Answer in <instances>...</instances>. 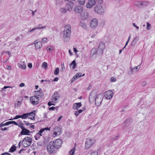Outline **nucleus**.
<instances>
[{"label":"nucleus","mask_w":155,"mask_h":155,"mask_svg":"<svg viewBox=\"0 0 155 155\" xmlns=\"http://www.w3.org/2000/svg\"><path fill=\"white\" fill-rule=\"evenodd\" d=\"M36 93L35 95L37 97H41L43 95V93L41 90L38 91H35Z\"/></svg>","instance_id":"nucleus-26"},{"label":"nucleus","mask_w":155,"mask_h":155,"mask_svg":"<svg viewBox=\"0 0 155 155\" xmlns=\"http://www.w3.org/2000/svg\"><path fill=\"white\" fill-rule=\"evenodd\" d=\"M81 106L82 104L81 102L74 104L73 106V109L74 110H78L79 108L81 107Z\"/></svg>","instance_id":"nucleus-22"},{"label":"nucleus","mask_w":155,"mask_h":155,"mask_svg":"<svg viewBox=\"0 0 155 155\" xmlns=\"http://www.w3.org/2000/svg\"><path fill=\"white\" fill-rule=\"evenodd\" d=\"M79 4L81 5H84L85 3V0H78Z\"/></svg>","instance_id":"nucleus-43"},{"label":"nucleus","mask_w":155,"mask_h":155,"mask_svg":"<svg viewBox=\"0 0 155 155\" xmlns=\"http://www.w3.org/2000/svg\"><path fill=\"white\" fill-rule=\"evenodd\" d=\"M89 17V14L88 12H85L81 15V17L83 19H86Z\"/></svg>","instance_id":"nucleus-23"},{"label":"nucleus","mask_w":155,"mask_h":155,"mask_svg":"<svg viewBox=\"0 0 155 155\" xmlns=\"http://www.w3.org/2000/svg\"><path fill=\"white\" fill-rule=\"evenodd\" d=\"M83 10V8L80 6H77L74 8V11L76 13L81 12Z\"/></svg>","instance_id":"nucleus-17"},{"label":"nucleus","mask_w":155,"mask_h":155,"mask_svg":"<svg viewBox=\"0 0 155 155\" xmlns=\"http://www.w3.org/2000/svg\"><path fill=\"white\" fill-rule=\"evenodd\" d=\"M67 10L69 11H71L73 8L74 6V4L72 2H69L65 6Z\"/></svg>","instance_id":"nucleus-19"},{"label":"nucleus","mask_w":155,"mask_h":155,"mask_svg":"<svg viewBox=\"0 0 155 155\" xmlns=\"http://www.w3.org/2000/svg\"><path fill=\"white\" fill-rule=\"evenodd\" d=\"M21 118V116L20 115H17L13 119H10V120H12V119H13V120H15V119H18V118Z\"/></svg>","instance_id":"nucleus-49"},{"label":"nucleus","mask_w":155,"mask_h":155,"mask_svg":"<svg viewBox=\"0 0 155 155\" xmlns=\"http://www.w3.org/2000/svg\"><path fill=\"white\" fill-rule=\"evenodd\" d=\"M116 81V78L112 77L110 78V81L111 82H115Z\"/></svg>","instance_id":"nucleus-46"},{"label":"nucleus","mask_w":155,"mask_h":155,"mask_svg":"<svg viewBox=\"0 0 155 155\" xmlns=\"http://www.w3.org/2000/svg\"><path fill=\"white\" fill-rule=\"evenodd\" d=\"M55 108V107H51L49 108V110H54V109Z\"/></svg>","instance_id":"nucleus-63"},{"label":"nucleus","mask_w":155,"mask_h":155,"mask_svg":"<svg viewBox=\"0 0 155 155\" xmlns=\"http://www.w3.org/2000/svg\"><path fill=\"white\" fill-rule=\"evenodd\" d=\"M72 65V68L73 69H74L76 68V64L75 63V60H74L72 61V63L70 64V65L71 66Z\"/></svg>","instance_id":"nucleus-35"},{"label":"nucleus","mask_w":155,"mask_h":155,"mask_svg":"<svg viewBox=\"0 0 155 155\" xmlns=\"http://www.w3.org/2000/svg\"><path fill=\"white\" fill-rule=\"evenodd\" d=\"M94 11L97 13L102 14L104 13V10L103 8L100 5H97L94 8Z\"/></svg>","instance_id":"nucleus-10"},{"label":"nucleus","mask_w":155,"mask_h":155,"mask_svg":"<svg viewBox=\"0 0 155 155\" xmlns=\"http://www.w3.org/2000/svg\"><path fill=\"white\" fill-rule=\"evenodd\" d=\"M61 68L62 71H63L65 69V67L64 66V63L61 64Z\"/></svg>","instance_id":"nucleus-53"},{"label":"nucleus","mask_w":155,"mask_h":155,"mask_svg":"<svg viewBox=\"0 0 155 155\" xmlns=\"http://www.w3.org/2000/svg\"><path fill=\"white\" fill-rule=\"evenodd\" d=\"M18 66L19 68H21L22 70L25 69L26 67L24 61L21 63L18 64Z\"/></svg>","instance_id":"nucleus-24"},{"label":"nucleus","mask_w":155,"mask_h":155,"mask_svg":"<svg viewBox=\"0 0 155 155\" xmlns=\"http://www.w3.org/2000/svg\"><path fill=\"white\" fill-rule=\"evenodd\" d=\"M28 114L27 113H24L21 116V118L22 119H25L26 118H28Z\"/></svg>","instance_id":"nucleus-37"},{"label":"nucleus","mask_w":155,"mask_h":155,"mask_svg":"<svg viewBox=\"0 0 155 155\" xmlns=\"http://www.w3.org/2000/svg\"><path fill=\"white\" fill-rule=\"evenodd\" d=\"M62 117H63L62 116H60L58 118V119L57 120V121H59L62 118Z\"/></svg>","instance_id":"nucleus-64"},{"label":"nucleus","mask_w":155,"mask_h":155,"mask_svg":"<svg viewBox=\"0 0 155 155\" xmlns=\"http://www.w3.org/2000/svg\"><path fill=\"white\" fill-rule=\"evenodd\" d=\"M71 26L69 25H66L65 26L64 29V31H67L71 32Z\"/></svg>","instance_id":"nucleus-25"},{"label":"nucleus","mask_w":155,"mask_h":155,"mask_svg":"<svg viewBox=\"0 0 155 155\" xmlns=\"http://www.w3.org/2000/svg\"><path fill=\"white\" fill-rule=\"evenodd\" d=\"M73 50H74V51L75 53H76V52H78V50H77V48H73Z\"/></svg>","instance_id":"nucleus-60"},{"label":"nucleus","mask_w":155,"mask_h":155,"mask_svg":"<svg viewBox=\"0 0 155 155\" xmlns=\"http://www.w3.org/2000/svg\"><path fill=\"white\" fill-rule=\"evenodd\" d=\"M105 48V44L103 42H100L98 45V50L100 52V54H102L103 53V50Z\"/></svg>","instance_id":"nucleus-15"},{"label":"nucleus","mask_w":155,"mask_h":155,"mask_svg":"<svg viewBox=\"0 0 155 155\" xmlns=\"http://www.w3.org/2000/svg\"><path fill=\"white\" fill-rule=\"evenodd\" d=\"M97 95V91L96 90L92 91L89 96V101L91 103H93Z\"/></svg>","instance_id":"nucleus-4"},{"label":"nucleus","mask_w":155,"mask_h":155,"mask_svg":"<svg viewBox=\"0 0 155 155\" xmlns=\"http://www.w3.org/2000/svg\"><path fill=\"white\" fill-rule=\"evenodd\" d=\"M32 142V139L30 137H26L23 139L21 143L25 147H27L31 144Z\"/></svg>","instance_id":"nucleus-1"},{"label":"nucleus","mask_w":155,"mask_h":155,"mask_svg":"<svg viewBox=\"0 0 155 155\" xmlns=\"http://www.w3.org/2000/svg\"><path fill=\"white\" fill-rule=\"evenodd\" d=\"M58 77H56L53 80V81H57L58 80Z\"/></svg>","instance_id":"nucleus-61"},{"label":"nucleus","mask_w":155,"mask_h":155,"mask_svg":"<svg viewBox=\"0 0 155 155\" xmlns=\"http://www.w3.org/2000/svg\"><path fill=\"white\" fill-rule=\"evenodd\" d=\"M39 98L38 97L34 96L30 97V99L32 104L36 105L39 103Z\"/></svg>","instance_id":"nucleus-11"},{"label":"nucleus","mask_w":155,"mask_h":155,"mask_svg":"<svg viewBox=\"0 0 155 155\" xmlns=\"http://www.w3.org/2000/svg\"><path fill=\"white\" fill-rule=\"evenodd\" d=\"M147 84V82L146 81H144L142 82V85L143 86H145Z\"/></svg>","instance_id":"nucleus-54"},{"label":"nucleus","mask_w":155,"mask_h":155,"mask_svg":"<svg viewBox=\"0 0 155 155\" xmlns=\"http://www.w3.org/2000/svg\"><path fill=\"white\" fill-rule=\"evenodd\" d=\"M96 3V1L95 0H90L86 5V6L88 8H91L95 5Z\"/></svg>","instance_id":"nucleus-16"},{"label":"nucleus","mask_w":155,"mask_h":155,"mask_svg":"<svg viewBox=\"0 0 155 155\" xmlns=\"http://www.w3.org/2000/svg\"><path fill=\"white\" fill-rule=\"evenodd\" d=\"M103 99V95L100 94L96 96L95 98V104L97 106H99L101 104Z\"/></svg>","instance_id":"nucleus-3"},{"label":"nucleus","mask_w":155,"mask_h":155,"mask_svg":"<svg viewBox=\"0 0 155 155\" xmlns=\"http://www.w3.org/2000/svg\"><path fill=\"white\" fill-rule=\"evenodd\" d=\"M60 95L57 92H55L52 97V103H57L58 101V100L60 98Z\"/></svg>","instance_id":"nucleus-9"},{"label":"nucleus","mask_w":155,"mask_h":155,"mask_svg":"<svg viewBox=\"0 0 155 155\" xmlns=\"http://www.w3.org/2000/svg\"><path fill=\"white\" fill-rule=\"evenodd\" d=\"M52 103V101H50L48 103V105L49 106H50L51 105H55V104H54V103Z\"/></svg>","instance_id":"nucleus-52"},{"label":"nucleus","mask_w":155,"mask_h":155,"mask_svg":"<svg viewBox=\"0 0 155 155\" xmlns=\"http://www.w3.org/2000/svg\"><path fill=\"white\" fill-rule=\"evenodd\" d=\"M132 25H133L134 26V27H136V28L137 29H139V27L138 26H137V25H135V24L134 23H132Z\"/></svg>","instance_id":"nucleus-55"},{"label":"nucleus","mask_w":155,"mask_h":155,"mask_svg":"<svg viewBox=\"0 0 155 155\" xmlns=\"http://www.w3.org/2000/svg\"><path fill=\"white\" fill-rule=\"evenodd\" d=\"M80 26L83 28L87 29V26L86 24L84 22H81L80 24Z\"/></svg>","instance_id":"nucleus-32"},{"label":"nucleus","mask_w":155,"mask_h":155,"mask_svg":"<svg viewBox=\"0 0 155 155\" xmlns=\"http://www.w3.org/2000/svg\"><path fill=\"white\" fill-rule=\"evenodd\" d=\"M53 49V47L51 46H49L47 47V49L49 51H51Z\"/></svg>","instance_id":"nucleus-48"},{"label":"nucleus","mask_w":155,"mask_h":155,"mask_svg":"<svg viewBox=\"0 0 155 155\" xmlns=\"http://www.w3.org/2000/svg\"><path fill=\"white\" fill-rule=\"evenodd\" d=\"M42 66L44 68L46 69L48 67V64L47 63L44 62L43 63Z\"/></svg>","instance_id":"nucleus-40"},{"label":"nucleus","mask_w":155,"mask_h":155,"mask_svg":"<svg viewBox=\"0 0 155 155\" xmlns=\"http://www.w3.org/2000/svg\"><path fill=\"white\" fill-rule=\"evenodd\" d=\"M76 74L78 76H77L79 77V78L81 77V76H83L85 75V74H84L82 75L81 73H77Z\"/></svg>","instance_id":"nucleus-51"},{"label":"nucleus","mask_w":155,"mask_h":155,"mask_svg":"<svg viewBox=\"0 0 155 155\" xmlns=\"http://www.w3.org/2000/svg\"><path fill=\"white\" fill-rule=\"evenodd\" d=\"M7 69L8 70H10L11 69V67L10 65H8L7 66Z\"/></svg>","instance_id":"nucleus-62"},{"label":"nucleus","mask_w":155,"mask_h":155,"mask_svg":"<svg viewBox=\"0 0 155 155\" xmlns=\"http://www.w3.org/2000/svg\"><path fill=\"white\" fill-rule=\"evenodd\" d=\"M52 141L50 142L47 147V149L49 153H51L56 149Z\"/></svg>","instance_id":"nucleus-5"},{"label":"nucleus","mask_w":155,"mask_h":155,"mask_svg":"<svg viewBox=\"0 0 155 155\" xmlns=\"http://www.w3.org/2000/svg\"><path fill=\"white\" fill-rule=\"evenodd\" d=\"M28 67L29 68H31L32 67V64L31 63H29L28 64Z\"/></svg>","instance_id":"nucleus-57"},{"label":"nucleus","mask_w":155,"mask_h":155,"mask_svg":"<svg viewBox=\"0 0 155 155\" xmlns=\"http://www.w3.org/2000/svg\"><path fill=\"white\" fill-rule=\"evenodd\" d=\"M134 4L136 6H139L140 5H141V2L138 1H135L134 3Z\"/></svg>","instance_id":"nucleus-39"},{"label":"nucleus","mask_w":155,"mask_h":155,"mask_svg":"<svg viewBox=\"0 0 155 155\" xmlns=\"http://www.w3.org/2000/svg\"><path fill=\"white\" fill-rule=\"evenodd\" d=\"M52 142L53 143L56 149L60 148L62 143V141L60 139L55 140L53 141H52Z\"/></svg>","instance_id":"nucleus-7"},{"label":"nucleus","mask_w":155,"mask_h":155,"mask_svg":"<svg viewBox=\"0 0 155 155\" xmlns=\"http://www.w3.org/2000/svg\"><path fill=\"white\" fill-rule=\"evenodd\" d=\"M34 45L35 50L40 49L42 46V44L41 42L38 41V40H36L33 42Z\"/></svg>","instance_id":"nucleus-12"},{"label":"nucleus","mask_w":155,"mask_h":155,"mask_svg":"<svg viewBox=\"0 0 155 155\" xmlns=\"http://www.w3.org/2000/svg\"><path fill=\"white\" fill-rule=\"evenodd\" d=\"M19 127H20L21 129L22 130V129L25 128L22 124H21L19 125Z\"/></svg>","instance_id":"nucleus-58"},{"label":"nucleus","mask_w":155,"mask_h":155,"mask_svg":"<svg viewBox=\"0 0 155 155\" xmlns=\"http://www.w3.org/2000/svg\"><path fill=\"white\" fill-rule=\"evenodd\" d=\"M149 4V2L147 1H143V2H141V5L147 6Z\"/></svg>","instance_id":"nucleus-38"},{"label":"nucleus","mask_w":155,"mask_h":155,"mask_svg":"<svg viewBox=\"0 0 155 155\" xmlns=\"http://www.w3.org/2000/svg\"><path fill=\"white\" fill-rule=\"evenodd\" d=\"M139 66L140 65L138 66L137 67H134L133 68H132L131 71H130V73H129V74H132V73H133V69H136V72H137L138 71V70L140 68V67H139Z\"/></svg>","instance_id":"nucleus-30"},{"label":"nucleus","mask_w":155,"mask_h":155,"mask_svg":"<svg viewBox=\"0 0 155 155\" xmlns=\"http://www.w3.org/2000/svg\"><path fill=\"white\" fill-rule=\"evenodd\" d=\"M98 22L96 18H94L91 20L90 22V26L92 29H94L97 26Z\"/></svg>","instance_id":"nucleus-8"},{"label":"nucleus","mask_w":155,"mask_h":155,"mask_svg":"<svg viewBox=\"0 0 155 155\" xmlns=\"http://www.w3.org/2000/svg\"><path fill=\"white\" fill-rule=\"evenodd\" d=\"M118 136H115L114 137H113L110 139V140L112 141L116 140L117 139V138L118 137Z\"/></svg>","instance_id":"nucleus-47"},{"label":"nucleus","mask_w":155,"mask_h":155,"mask_svg":"<svg viewBox=\"0 0 155 155\" xmlns=\"http://www.w3.org/2000/svg\"><path fill=\"white\" fill-rule=\"evenodd\" d=\"M21 105V102L20 101H18L17 102V103L15 104V107H18L20 106Z\"/></svg>","instance_id":"nucleus-50"},{"label":"nucleus","mask_w":155,"mask_h":155,"mask_svg":"<svg viewBox=\"0 0 155 155\" xmlns=\"http://www.w3.org/2000/svg\"><path fill=\"white\" fill-rule=\"evenodd\" d=\"M151 25L148 22L147 23L146 28L148 30H150L151 28Z\"/></svg>","instance_id":"nucleus-41"},{"label":"nucleus","mask_w":155,"mask_h":155,"mask_svg":"<svg viewBox=\"0 0 155 155\" xmlns=\"http://www.w3.org/2000/svg\"><path fill=\"white\" fill-rule=\"evenodd\" d=\"M139 39V38L138 37H135L133 40L131 42V45L132 46H134L136 43L137 41Z\"/></svg>","instance_id":"nucleus-28"},{"label":"nucleus","mask_w":155,"mask_h":155,"mask_svg":"<svg viewBox=\"0 0 155 155\" xmlns=\"http://www.w3.org/2000/svg\"><path fill=\"white\" fill-rule=\"evenodd\" d=\"M97 52V48H93L91 52V54L93 56L94 55L96 54Z\"/></svg>","instance_id":"nucleus-31"},{"label":"nucleus","mask_w":155,"mask_h":155,"mask_svg":"<svg viewBox=\"0 0 155 155\" xmlns=\"http://www.w3.org/2000/svg\"><path fill=\"white\" fill-rule=\"evenodd\" d=\"M75 147L71 150L69 152L70 155H74L75 153Z\"/></svg>","instance_id":"nucleus-36"},{"label":"nucleus","mask_w":155,"mask_h":155,"mask_svg":"<svg viewBox=\"0 0 155 155\" xmlns=\"http://www.w3.org/2000/svg\"><path fill=\"white\" fill-rule=\"evenodd\" d=\"M45 27H46V26H43V27H37L36 28H33L32 29H31L30 30H29L28 31V33H30L32 32L33 31H34V30H35L36 29H40L44 28Z\"/></svg>","instance_id":"nucleus-27"},{"label":"nucleus","mask_w":155,"mask_h":155,"mask_svg":"<svg viewBox=\"0 0 155 155\" xmlns=\"http://www.w3.org/2000/svg\"><path fill=\"white\" fill-rule=\"evenodd\" d=\"M35 111L34 110L31 112L28 113V118L32 120H34L35 116Z\"/></svg>","instance_id":"nucleus-20"},{"label":"nucleus","mask_w":155,"mask_h":155,"mask_svg":"<svg viewBox=\"0 0 155 155\" xmlns=\"http://www.w3.org/2000/svg\"><path fill=\"white\" fill-rule=\"evenodd\" d=\"M59 68H56L54 71V74L55 75H57L59 74Z\"/></svg>","instance_id":"nucleus-42"},{"label":"nucleus","mask_w":155,"mask_h":155,"mask_svg":"<svg viewBox=\"0 0 155 155\" xmlns=\"http://www.w3.org/2000/svg\"><path fill=\"white\" fill-rule=\"evenodd\" d=\"M95 140L94 139L88 138L87 139L85 142V148L87 149L89 148L91 145L94 143Z\"/></svg>","instance_id":"nucleus-6"},{"label":"nucleus","mask_w":155,"mask_h":155,"mask_svg":"<svg viewBox=\"0 0 155 155\" xmlns=\"http://www.w3.org/2000/svg\"><path fill=\"white\" fill-rule=\"evenodd\" d=\"M71 32L64 31L63 38L64 41H68L70 39Z\"/></svg>","instance_id":"nucleus-13"},{"label":"nucleus","mask_w":155,"mask_h":155,"mask_svg":"<svg viewBox=\"0 0 155 155\" xmlns=\"http://www.w3.org/2000/svg\"><path fill=\"white\" fill-rule=\"evenodd\" d=\"M67 11H68V10H67L65 6L64 7L61 8L60 9V11L62 13H65Z\"/></svg>","instance_id":"nucleus-29"},{"label":"nucleus","mask_w":155,"mask_h":155,"mask_svg":"<svg viewBox=\"0 0 155 155\" xmlns=\"http://www.w3.org/2000/svg\"><path fill=\"white\" fill-rule=\"evenodd\" d=\"M61 129L59 127H55L54 128V131L53 133V136L54 137L57 135H60L61 134Z\"/></svg>","instance_id":"nucleus-18"},{"label":"nucleus","mask_w":155,"mask_h":155,"mask_svg":"<svg viewBox=\"0 0 155 155\" xmlns=\"http://www.w3.org/2000/svg\"><path fill=\"white\" fill-rule=\"evenodd\" d=\"M16 149V147L15 146L13 145L11 147L10 149L9 152H13L15 151Z\"/></svg>","instance_id":"nucleus-34"},{"label":"nucleus","mask_w":155,"mask_h":155,"mask_svg":"<svg viewBox=\"0 0 155 155\" xmlns=\"http://www.w3.org/2000/svg\"><path fill=\"white\" fill-rule=\"evenodd\" d=\"M90 155H98V153L96 152H94L91 153Z\"/></svg>","instance_id":"nucleus-56"},{"label":"nucleus","mask_w":155,"mask_h":155,"mask_svg":"<svg viewBox=\"0 0 155 155\" xmlns=\"http://www.w3.org/2000/svg\"><path fill=\"white\" fill-rule=\"evenodd\" d=\"M41 41L43 43H47L48 42V40L46 38H42L41 39Z\"/></svg>","instance_id":"nucleus-44"},{"label":"nucleus","mask_w":155,"mask_h":155,"mask_svg":"<svg viewBox=\"0 0 155 155\" xmlns=\"http://www.w3.org/2000/svg\"><path fill=\"white\" fill-rule=\"evenodd\" d=\"M113 92L110 91H107L104 93V97L107 100L111 99L113 97Z\"/></svg>","instance_id":"nucleus-14"},{"label":"nucleus","mask_w":155,"mask_h":155,"mask_svg":"<svg viewBox=\"0 0 155 155\" xmlns=\"http://www.w3.org/2000/svg\"><path fill=\"white\" fill-rule=\"evenodd\" d=\"M83 110H82L80 109L78 110L75 111L74 114L76 116H78L81 113Z\"/></svg>","instance_id":"nucleus-33"},{"label":"nucleus","mask_w":155,"mask_h":155,"mask_svg":"<svg viewBox=\"0 0 155 155\" xmlns=\"http://www.w3.org/2000/svg\"><path fill=\"white\" fill-rule=\"evenodd\" d=\"M50 128L47 127L41 129L39 132L37 133L35 136V139L36 140L39 139L44 134V133H45V130H50Z\"/></svg>","instance_id":"nucleus-2"},{"label":"nucleus","mask_w":155,"mask_h":155,"mask_svg":"<svg viewBox=\"0 0 155 155\" xmlns=\"http://www.w3.org/2000/svg\"><path fill=\"white\" fill-rule=\"evenodd\" d=\"M78 76L76 74L75 75H74L73 77L72 78V82L74 81L75 80H76L78 78H79V77L77 76Z\"/></svg>","instance_id":"nucleus-45"},{"label":"nucleus","mask_w":155,"mask_h":155,"mask_svg":"<svg viewBox=\"0 0 155 155\" xmlns=\"http://www.w3.org/2000/svg\"><path fill=\"white\" fill-rule=\"evenodd\" d=\"M30 132L29 130L25 128H24L22 130L20 134L21 135H28L29 134V133Z\"/></svg>","instance_id":"nucleus-21"},{"label":"nucleus","mask_w":155,"mask_h":155,"mask_svg":"<svg viewBox=\"0 0 155 155\" xmlns=\"http://www.w3.org/2000/svg\"><path fill=\"white\" fill-rule=\"evenodd\" d=\"M25 84L24 83H21L19 85V86L20 87H23L25 86Z\"/></svg>","instance_id":"nucleus-59"}]
</instances>
